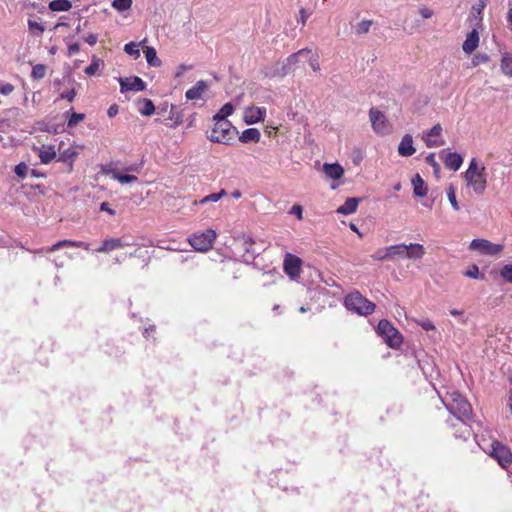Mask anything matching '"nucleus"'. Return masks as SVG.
Instances as JSON below:
<instances>
[{
	"instance_id": "1",
	"label": "nucleus",
	"mask_w": 512,
	"mask_h": 512,
	"mask_svg": "<svg viewBox=\"0 0 512 512\" xmlns=\"http://www.w3.org/2000/svg\"><path fill=\"white\" fill-rule=\"evenodd\" d=\"M214 127L207 135L211 142L222 143L225 145L231 144L238 131L232 126L231 122L227 119H213Z\"/></svg>"
},
{
	"instance_id": "2",
	"label": "nucleus",
	"mask_w": 512,
	"mask_h": 512,
	"mask_svg": "<svg viewBox=\"0 0 512 512\" xmlns=\"http://www.w3.org/2000/svg\"><path fill=\"white\" fill-rule=\"evenodd\" d=\"M464 178L467 185L472 186L477 194H482L486 189V175L485 167L478 168L477 161L473 158L470 161L469 167L464 173Z\"/></svg>"
},
{
	"instance_id": "3",
	"label": "nucleus",
	"mask_w": 512,
	"mask_h": 512,
	"mask_svg": "<svg viewBox=\"0 0 512 512\" xmlns=\"http://www.w3.org/2000/svg\"><path fill=\"white\" fill-rule=\"evenodd\" d=\"M448 410L452 413L458 422L465 426V421L470 420L472 408L470 403L459 393L451 394V402L447 405Z\"/></svg>"
},
{
	"instance_id": "4",
	"label": "nucleus",
	"mask_w": 512,
	"mask_h": 512,
	"mask_svg": "<svg viewBox=\"0 0 512 512\" xmlns=\"http://www.w3.org/2000/svg\"><path fill=\"white\" fill-rule=\"evenodd\" d=\"M344 304L348 310L354 311L359 315H370L375 310V304L363 297L358 291L347 295Z\"/></svg>"
},
{
	"instance_id": "5",
	"label": "nucleus",
	"mask_w": 512,
	"mask_h": 512,
	"mask_svg": "<svg viewBox=\"0 0 512 512\" xmlns=\"http://www.w3.org/2000/svg\"><path fill=\"white\" fill-rule=\"evenodd\" d=\"M377 332L391 348H399L403 342L401 333L386 319L379 321Z\"/></svg>"
},
{
	"instance_id": "6",
	"label": "nucleus",
	"mask_w": 512,
	"mask_h": 512,
	"mask_svg": "<svg viewBox=\"0 0 512 512\" xmlns=\"http://www.w3.org/2000/svg\"><path fill=\"white\" fill-rule=\"evenodd\" d=\"M216 239V232L213 229H207L201 233L193 234L188 240L190 245L199 252L210 250Z\"/></svg>"
},
{
	"instance_id": "7",
	"label": "nucleus",
	"mask_w": 512,
	"mask_h": 512,
	"mask_svg": "<svg viewBox=\"0 0 512 512\" xmlns=\"http://www.w3.org/2000/svg\"><path fill=\"white\" fill-rule=\"evenodd\" d=\"M369 119L371 126L376 134L387 135L391 133L392 126L387 117L377 108L372 107L369 110Z\"/></svg>"
},
{
	"instance_id": "8",
	"label": "nucleus",
	"mask_w": 512,
	"mask_h": 512,
	"mask_svg": "<svg viewBox=\"0 0 512 512\" xmlns=\"http://www.w3.org/2000/svg\"><path fill=\"white\" fill-rule=\"evenodd\" d=\"M469 249L485 256H494L502 252L504 246L502 244L492 243L486 239H473L469 245Z\"/></svg>"
},
{
	"instance_id": "9",
	"label": "nucleus",
	"mask_w": 512,
	"mask_h": 512,
	"mask_svg": "<svg viewBox=\"0 0 512 512\" xmlns=\"http://www.w3.org/2000/svg\"><path fill=\"white\" fill-rule=\"evenodd\" d=\"M302 260L298 256L287 253L284 256L283 270L291 278L297 279L301 273Z\"/></svg>"
},
{
	"instance_id": "10",
	"label": "nucleus",
	"mask_w": 512,
	"mask_h": 512,
	"mask_svg": "<svg viewBox=\"0 0 512 512\" xmlns=\"http://www.w3.org/2000/svg\"><path fill=\"white\" fill-rule=\"evenodd\" d=\"M491 456L504 468L512 463L511 450L498 441L492 443Z\"/></svg>"
},
{
	"instance_id": "11",
	"label": "nucleus",
	"mask_w": 512,
	"mask_h": 512,
	"mask_svg": "<svg viewBox=\"0 0 512 512\" xmlns=\"http://www.w3.org/2000/svg\"><path fill=\"white\" fill-rule=\"evenodd\" d=\"M120 91L125 93L127 91H143L146 88V83L138 76L119 78Z\"/></svg>"
},
{
	"instance_id": "12",
	"label": "nucleus",
	"mask_w": 512,
	"mask_h": 512,
	"mask_svg": "<svg viewBox=\"0 0 512 512\" xmlns=\"http://www.w3.org/2000/svg\"><path fill=\"white\" fill-rule=\"evenodd\" d=\"M442 133V126L440 124L434 125L429 131L423 136V140L427 147H440L443 145V140L437 139Z\"/></svg>"
},
{
	"instance_id": "13",
	"label": "nucleus",
	"mask_w": 512,
	"mask_h": 512,
	"mask_svg": "<svg viewBox=\"0 0 512 512\" xmlns=\"http://www.w3.org/2000/svg\"><path fill=\"white\" fill-rule=\"evenodd\" d=\"M290 73V69L288 64L283 62H275L270 66L265 67L264 74L266 77L274 78V77H284Z\"/></svg>"
},
{
	"instance_id": "14",
	"label": "nucleus",
	"mask_w": 512,
	"mask_h": 512,
	"mask_svg": "<svg viewBox=\"0 0 512 512\" xmlns=\"http://www.w3.org/2000/svg\"><path fill=\"white\" fill-rule=\"evenodd\" d=\"M129 242H127L124 238H110L105 239L102 243V245L97 248V252L99 253H107L112 250L122 248L124 246H128Z\"/></svg>"
},
{
	"instance_id": "15",
	"label": "nucleus",
	"mask_w": 512,
	"mask_h": 512,
	"mask_svg": "<svg viewBox=\"0 0 512 512\" xmlns=\"http://www.w3.org/2000/svg\"><path fill=\"white\" fill-rule=\"evenodd\" d=\"M208 89V84L204 80H199L196 84L188 89L185 93L187 100H200L203 99V94Z\"/></svg>"
},
{
	"instance_id": "16",
	"label": "nucleus",
	"mask_w": 512,
	"mask_h": 512,
	"mask_svg": "<svg viewBox=\"0 0 512 512\" xmlns=\"http://www.w3.org/2000/svg\"><path fill=\"white\" fill-rule=\"evenodd\" d=\"M416 149L413 145V137L410 134H405L399 145H398V153L403 157L412 156L415 153Z\"/></svg>"
},
{
	"instance_id": "17",
	"label": "nucleus",
	"mask_w": 512,
	"mask_h": 512,
	"mask_svg": "<svg viewBox=\"0 0 512 512\" xmlns=\"http://www.w3.org/2000/svg\"><path fill=\"white\" fill-rule=\"evenodd\" d=\"M183 121L182 111L175 105H171L169 116L164 119V124L170 128H175Z\"/></svg>"
},
{
	"instance_id": "18",
	"label": "nucleus",
	"mask_w": 512,
	"mask_h": 512,
	"mask_svg": "<svg viewBox=\"0 0 512 512\" xmlns=\"http://www.w3.org/2000/svg\"><path fill=\"white\" fill-rule=\"evenodd\" d=\"M265 112V108L250 107L245 111L244 120L247 124L257 123L263 120Z\"/></svg>"
},
{
	"instance_id": "19",
	"label": "nucleus",
	"mask_w": 512,
	"mask_h": 512,
	"mask_svg": "<svg viewBox=\"0 0 512 512\" xmlns=\"http://www.w3.org/2000/svg\"><path fill=\"white\" fill-rule=\"evenodd\" d=\"M102 171L106 175H110L114 180H117L121 184H128L136 182L138 180L136 176L129 174H121L114 168H103Z\"/></svg>"
},
{
	"instance_id": "20",
	"label": "nucleus",
	"mask_w": 512,
	"mask_h": 512,
	"mask_svg": "<svg viewBox=\"0 0 512 512\" xmlns=\"http://www.w3.org/2000/svg\"><path fill=\"white\" fill-rule=\"evenodd\" d=\"M478 44H479V34L474 29L467 35V37L462 45V49L466 54H471L478 47Z\"/></svg>"
},
{
	"instance_id": "21",
	"label": "nucleus",
	"mask_w": 512,
	"mask_h": 512,
	"mask_svg": "<svg viewBox=\"0 0 512 512\" xmlns=\"http://www.w3.org/2000/svg\"><path fill=\"white\" fill-rule=\"evenodd\" d=\"M443 161L447 168L453 171H457L463 163V158L460 154L456 152H450L446 154Z\"/></svg>"
},
{
	"instance_id": "22",
	"label": "nucleus",
	"mask_w": 512,
	"mask_h": 512,
	"mask_svg": "<svg viewBox=\"0 0 512 512\" xmlns=\"http://www.w3.org/2000/svg\"><path fill=\"white\" fill-rule=\"evenodd\" d=\"M323 171L327 175V177L334 179V180L340 179L344 174V169L338 163H333V164L325 163L323 165Z\"/></svg>"
},
{
	"instance_id": "23",
	"label": "nucleus",
	"mask_w": 512,
	"mask_h": 512,
	"mask_svg": "<svg viewBox=\"0 0 512 512\" xmlns=\"http://www.w3.org/2000/svg\"><path fill=\"white\" fill-rule=\"evenodd\" d=\"M360 202V198H347L343 205H341L337 212L343 215H349L356 211L358 204Z\"/></svg>"
},
{
	"instance_id": "24",
	"label": "nucleus",
	"mask_w": 512,
	"mask_h": 512,
	"mask_svg": "<svg viewBox=\"0 0 512 512\" xmlns=\"http://www.w3.org/2000/svg\"><path fill=\"white\" fill-rule=\"evenodd\" d=\"M425 254V248L418 243H410L407 245L406 258L408 259H421Z\"/></svg>"
},
{
	"instance_id": "25",
	"label": "nucleus",
	"mask_w": 512,
	"mask_h": 512,
	"mask_svg": "<svg viewBox=\"0 0 512 512\" xmlns=\"http://www.w3.org/2000/svg\"><path fill=\"white\" fill-rule=\"evenodd\" d=\"M413 192L417 197H424L427 195V186L419 174H416L412 179Z\"/></svg>"
},
{
	"instance_id": "26",
	"label": "nucleus",
	"mask_w": 512,
	"mask_h": 512,
	"mask_svg": "<svg viewBox=\"0 0 512 512\" xmlns=\"http://www.w3.org/2000/svg\"><path fill=\"white\" fill-rule=\"evenodd\" d=\"M261 134L260 131L256 128H248L245 129L239 137V140L242 143L255 142L257 143L260 140Z\"/></svg>"
},
{
	"instance_id": "27",
	"label": "nucleus",
	"mask_w": 512,
	"mask_h": 512,
	"mask_svg": "<svg viewBox=\"0 0 512 512\" xmlns=\"http://www.w3.org/2000/svg\"><path fill=\"white\" fill-rule=\"evenodd\" d=\"M64 247H84L87 249V245L84 242L79 241H72V240H61L57 243L53 244L51 247L48 248L47 252H54L60 248Z\"/></svg>"
},
{
	"instance_id": "28",
	"label": "nucleus",
	"mask_w": 512,
	"mask_h": 512,
	"mask_svg": "<svg viewBox=\"0 0 512 512\" xmlns=\"http://www.w3.org/2000/svg\"><path fill=\"white\" fill-rule=\"evenodd\" d=\"M38 155L43 164H48L56 157V151L54 146H43Z\"/></svg>"
},
{
	"instance_id": "29",
	"label": "nucleus",
	"mask_w": 512,
	"mask_h": 512,
	"mask_svg": "<svg viewBox=\"0 0 512 512\" xmlns=\"http://www.w3.org/2000/svg\"><path fill=\"white\" fill-rule=\"evenodd\" d=\"M147 63L152 67L161 66V60L157 57L156 50L153 47L147 46L144 49Z\"/></svg>"
},
{
	"instance_id": "30",
	"label": "nucleus",
	"mask_w": 512,
	"mask_h": 512,
	"mask_svg": "<svg viewBox=\"0 0 512 512\" xmlns=\"http://www.w3.org/2000/svg\"><path fill=\"white\" fill-rule=\"evenodd\" d=\"M310 54L311 50L308 48H304L290 55L284 62L288 64V67L291 70V66L295 65L299 61V58L307 57Z\"/></svg>"
},
{
	"instance_id": "31",
	"label": "nucleus",
	"mask_w": 512,
	"mask_h": 512,
	"mask_svg": "<svg viewBox=\"0 0 512 512\" xmlns=\"http://www.w3.org/2000/svg\"><path fill=\"white\" fill-rule=\"evenodd\" d=\"M389 255V259L394 256L406 257L407 245L406 244H397L386 247Z\"/></svg>"
},
{
	"instance_id": "32",
	"label": "nucleus",
	"mask_w": 512,
	"mask_h": 512,
	"mask_svg": "<svg viewBox=\"0 0 512 512\" xmlns=\"http://www.w3.org/2000/svg\"><path fill=\"white\" fill-rule=\"evenodd\" d=\"M71 6L69 0H53L49 3V8L52 11H68Z\"/></svg>"
},
{
	"instance_id": "33",
	"label": "nucleus",
	"mask_w": 512,
	"mask_h": 512,
	"mask_svg": "<svg viewBox=\"0 0 512 512\" xmlns=\"http://www.w3.org/2000/svg\"><path fill=\"white\" fill-rule=\"evenodd\" d=\"M234 111V107L231 103H226L223 105V107L220 109V111L213 116V119H226L228 116H230Z\"/></svg>"
},
{
	"instance_id": "34",
	"label": "nucleus",
	"mask_w": 512,
	"mask_h": 512,
	"mask_svg": "<svg viewBox=\"0 0 512 512\" xmlns=\"http://www.w3.org/2000/svg\"><path fill=\"white\" fill-rule=\"evenodd\" d=\"M447 197H448V200L452 206V208L455 210V211H459L460 210V206L457 202V199H456V192H455V188L452 184L449 185V187L447 188Z\"/></svg>"
},
{
	"instance_id": "35",
	"label": "nucleus",
	"mask_w": 512,
	"mask_h": 512,
	"mask_svg": "<svg viewBox=\"0 0 512 512\" xmlns=\"http://www.w3.org/2000/svg\"><path fill=\"white\" fill-rule=\"evenodd\" d=\"M143 107L139 109V112L144 116H150L155 112V106L150 99L142 100Z\"/></svg>"
},
{
	"instance_id": "36",
	"label": "nucleus",
	"mask_w": 512,
	"mask_h": 512,
	"mask_svg": "<svg viewBox=\"0 0 512 512\" xmlns=\"http://www.w3.org/2000/svg\"><path fill=\"white\" fill-rule=\"evenodd\" d=\"M101 65H103V61L93 57L91 64L85 68V73L89 76L95 75Z\"/></svg>"
},
{
	"instance_id": "37",
	"label": "nucleus",
	"mask_w": 512,
	"mask_h": 512,
	"mask_svg": "<svg viewBox=\"0 0 512 512\" xmlns=\"http://www.w3.org/2000/svg\"><path fill=\"white\" fill-rule=\"evenodd\" d=\"M225 195H226V192H225L224 189H222L218 193H212V194H209V195L205 196L199 202H195V204H197V203L205 204L207 202H217V201H219Z\"/></svg>"
},
{
	"instance_id": "38",
	"label": "nucleus",
	"mask_w": 512,
	"mask_h": 512,
	"mask_svg": "<svg viewBox=\"0 0 512 512\" xmlns=\"http://www.w3.org/2000/svg\"><path fill=\"white\" fill-rule=\"evenodd\" d=\"M124 51L132 56L134 59H137L140 57V50L138 48V44L134 42H130L124 46Z\"/></svg>"
},
{
	"instance_id": "39",
	"label": "nucleus",
	"mask_w": 512,
	"mask_h": 512,
	"mask_svg": "<svg viewBox=\"0 0 512 512\" xmlns=\"http://www.w3.org/2000/svg\"><path fill=\"white\" fill-rule=\"evenodd\" d=\"M132 0H114L112 7L117 11L123 12L131 8Z\"/></svg>"
},
{
	"instance_id": "40",
	"label": "nucleus",
	"mask_w": 512,
	"mask_h": 512,
	"mask_svg": "<svg viewBox=\"0 0 512 512\" xmlns=\"http://www.w3.org/2000/svg\"><path fill=\"white\" fill-rule=\"evenodd\" d=\"M501 69L505 75L512 76V57L504 56L502 58Z\"/></svg>"
},
{
	"instance_id": "41",
	"label": "nucleus",
	"mask_w": 512,
	"mask_h": 512,
	"mask_svg": "<svg viewBox=\"0 0 512 512\" xmlns=\"http://www.w3.org/2000/svg\"><path fill=\"white\" fill-rule=\"evenodd\" d=\"M45 75H46V66L45 65L37 64V65L33 66L31 76L34 79H37V80L42 79L45 77Z\"/></svg>"
},
{
	"instance_id": "42",
	"label": "nucleus",
	"mask_w": 512,
	"mask_h": 512,
	"mask_svg": "<svg viewBox=\"0 0 512 512\" xmlns=\"http://www.w3.org/2000/svg\"><path fill=\"white\" fill-rule=\"evenodd\" d=\"M373 24L372 20H363L356 25V33L359 35L367 34L370 30L371 25Z\"/></svg>"
},
{
	"instance_id": "43",
	"label": "nucleus",
	"mask_w": 512,
	"mask_h": 512,
	"mask_svg": "<svg viewBox=\"0 0 512 512\" xmlns=\"http://www.w3.org/2000/svg\"><path fill=\"white\" fill-rule=\"evenodd\" d=\"M77 156V152L68 148L62 153H60L58 161L62 162H73L74 158Z\"/></svg>"
},
{
	"instance_id": "44",
	"label": "nucleus",
	"mask_w": 512,
	"mask_h": 512,
	"mask_svg": "<svg viewBox=\"0 0 512 512\" xmlns=\"http://www.w3.org/2000/svg\"><path fill=\"white\" fill-rule=\"evenodd\" d=\"M489 61V56L486 53H478L474 55L471 61L472 67H477L480 64H485Z\"/></svg>"
},
{
	"instance_id": "45",
	"label": "nucleus",
	"mask_w": 512,
	"mask_h": 512,
	"mask_svg": "<svg viewBox=\"0 0 512 512\" xmlns=\"http://www.w3.org/2000/svg\"><path fill=\"white\" fill-rule=\"evenodd\" d=\"M28 27L32 33H34L38 36H40L45 30V28L42 24H40L34 20H28Z\"/></svg>"
},
{
	"instance_id": "46",
	"label": "nucleus",
	"mask_w": 512,
	"mask_h": 512,
	"mask_svg": "<svg viewBox=\"0 0 512 512\" xmlns=\"http://www.w3.org/2000/svg\"><path fill=\"white\" fill-rule=\"evenodd\" d=\"M426 162L428 164L431 165V167H433V170H434V174L438 177L439 175V172H440V165L437 163V161L435 160V154L434 153H430L427 157H426Z\"/></svg>"
},
{
	"instance_id": "47",
	"label": "nucleus",
	"mask_w": 512,
	"mask_h": 512,
	"mask_svg": "<svg viewBox=\"0 0 512 512\" xmlns=\"http://www.w3.org/2000/svg\"><path fill=\"white\" fill-rule=\"evenodd\" d=\"M85 115L82 113H73L68 120V127L76 126L80 121L84 119Z\"/></svg>"
},
{
	"instance_id": "48",
	"label": "nucleus",
	"mask_w": 512,
	"mask_h": 512,
	"mask_svg": "<svg viewBox=\"0 0 512 512\" xmlns=\"http://www.w3.org/2000/svg\"><path fill=\"white\" fill-rule=\"evenodd\" d=\"M306 59H308L309 61V65L310 67L312 68L313 71L317 72L320 70V65H319V62H318V56L316 54H313L311 52V54L307 57H305Z\"/></svg>"
},
{
	"instance_id": "49",
	"label": "nucleus",
	"mask_w": 512,
	"mask_h": 512,
	"mask_svg": "<svg viewBox=\"0 0 512 512\" xmlns=\"http://www.w3.org/2000/svg\"><path fill=\"white\" fill-rule=\"evenodd\" d=\"M500 275L507 281L512 283V265H505L500 272Z\"/></svg>"
},
{
	"instance_id": "50",
	"label": "nucleus",
	"mask_w": 512,
	"mask_h": 512,
	"mask_svg": "<svg viewBox=\"0 0 512 512\" xmlns=\"http://www.w3.org/2000/svg\"><path fill=\"white\" fill-rule=\"evenodd\" d=\"M28 171V166L25 163H19L15 166L14 172L20 178H25Z\"/></svg>"
},
{
	"instance_id": "51",
	"label": "nucleus",
	"mask_w": 512,
	"mask_h": 512,
	"mask_svg": "<svg viewBox=\"0 0 512 512\" xmlns=\"http://www.w3.org/2000/svg\"><path fill=\"white\" fill-rule=\"evenodd\" d=\"M371 257L374 260H379V261L388 260L389 255H388L387 248L377 250Z\"/></svg>"
},
{
	"instance_id": "52",
	"label": "nucleus",
	"mask_w": 512,
	"mask_h": 512,
	"mask_svg": "<svg viewBox=\"0 0 512 512\" xmlns=\"http://www.w3.org/2000/svg\"><path fill=\"white\" fill-rule=\"evenodd\" d=\"M14 90V86L10 83L0 81V94L9 95Z\"/></svg>"
},
{
	"instance_id": "53",
	"label": "nucleus",
	"mask_w": 512,
	"mask_h": 512,
	"mask_svg": "<svg viewBox=\"0 0 512 512\" xmlns=\"http://www.w3.org/2000/svg\"><path fill=\"white\" fill-rule=\"evenodd\" d=\"M464 275L469 278H474V279L479 278L480 276H479L478 266H476V265L470 266L469 269L465 271Z\"/></svg>"
},
{
	"instance_id": "54",
	"label": "nucleus",
	"mask_w": 512,
	"mask_h": 512,
	"mask_svg": "<svg viewBox=\"0 0 512 512\" xmlns=\"http://www.w3.org/2000/svg\"><path fill=\"white\" fill-rule=\"evenodd\" d=\"M488 1L489 0H478V2L472 7L473 11H475L477 14H481Z\"/></svg>"
},
{
	"instance_id": "55",
	"label": "nucleus",
	"mask_w": 512,
	"mask_h": 512,
	"mask_svg": "<svg viewBox=\"0 0 512 512\" xmlns=\"http://www.w3.org/2000/svg\"><path fill=\"white\" fill-rule=\"evenodd\" d=\"M417 324L420 325L426 331L435 329L434 324L428 319L417 321Z\"/></svg>"
},
{
	"instance_id": "56",
	"label": "nucleus",
	"mask_w": 512,
	"mask_h": 512,
	"mask_svg": "<svg viewBox=\"0 0 512 512\" xmlns=\"http://www.w3.org/2000/svg\"><path fill=\"white\" fill-rule=\"evenodd\" d=\"M76 96V91L74 89H71L67 92H64L60 95L61 99H67L69 102H72Z\"/></svg>"
},
{
	"instance_id": "57",
	"label": "nucleus",
	"mask_w": 512,
	"mask_h": 512,
	"mask_svg": "<svg viewBox=\"0 0 512 512\" xmlns=\"http://www.w3.org/2000/svg\"><path fill=\"white\" fill-rule=\"evenodd\" d=\"M419 13L425 19H428V18H430L433 15V11L430 8L426 7V6L420 7L419 8Z\"/></svg>"
},
{
	"instance_id": "58",
	"label": "nucleus",
	"mask_w": 512,
	"mask_h": 512,
	"mask_svg": "<svg viewBox=\"0 0 512 512\" xmlns=\"http://www.w3.org/2000/svg\"><path fill=\"white\" fill-rule=\"evenodd\" d=\"M302 212H303V209H302V207L300 205H293L289 213L296 215L297 218L299 220H301L302 219Z\"/></svg>"
},
{
	"instance_id": "59",
	"label": "nucleus",
	"mask_w": 512,
	"mask_h": 512,
	"mask_svg": "<svg viewBox=\"0 0 512 512\" xmlns=\"http://www.w3.org/2000/svg\"><path fill=\"white\" fill-rule=\"evenodd\" d=\"M309 17V14L306 12L304 8H301L299 11L298 22H300L303 26L306 24V21Z\"/></svg>"
},
{
	"instance_id": "60",
	"label": "nucleus",
	"mask_w": 512,
	"mask_h": 512,
	"mask_svg": "<svg viewBox=\"0 0 512 512\" xmlns=\"http://www.w3.org/2000/svg\"><path fill=\"white\" fill-rule=\"evenodd\" d=\"M80 50V45L79 43H73L71 45L68 46V55L69 56H72L74 54H77Z\"/></svg>"
},
{
	"instance_id": "61",
	"label": "nucleus",
	"mask_w": 512,
	"mask_h": 512,
	"mask_svg": "<svg viewBox=\"0 0 512 512\" xmlns=\"http://www.w3.org/2000/svg\"><path fill=\"white\" fill-rule=\"evenodd\" d=\"M192 66H186L185 64H181L177 67V71L175 73L176 77H181L187 69H191Z\"/></svg>"
},
{
	"instance_id": "62",
	"label": "nucleus",
	"mask_w": 512,
	"mask_h": 512,
	"mask_svg": "<svg viewBox=\"0 0 512 512\" xmlns=\"http://www.w3.org/2000/svg\"><path fill=\"white\" fill-rule=\"evenodd\" d=\"M100 210L108 212L110 215L114 216L116 214L115 210L109 207L107 202H103L100 205Z\"/></svg>"
},
{
	"instance_id": "63",
	"label": "nucleus",
	"mask_w": 512,
	"mask_h": 512,
	"mask_svg": "<svg viewBox=\"0 0 512 512\" xmlns=\"http://www.w3.org/2000/svg\"><path fill=\"white\" fill-rule=\"evenodd\" d=\"M97 36L95 34H89L87 37H85V42L89 45L93 46L97 43Z\"/></svg>"
},
{
	"instance_id": "64",
	"label": "nucleus",
	"mask_w": 512,
	"mask_h": 512,
	"mask_svg": "<svg viewBox=\"0 0 512 512\" xmlns=\"http://www.w3.org/2000/svg\"><path fill=\"white\" fill-rule=\"evenodd\" d=\"M118 106L116 104H113L109 107L108 111H107V114L109 117H114L118 114Z\"/></svg>"
}]
</instances>
